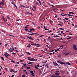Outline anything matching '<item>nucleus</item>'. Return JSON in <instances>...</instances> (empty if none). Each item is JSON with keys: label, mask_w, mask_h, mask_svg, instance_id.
I'll return each instance as SVG.
<instances>
[{"label": "nucleus", "mask_w": 77, "mask_h": 77, "mask_svg": "<svg viewBox=\"0 0 77 77\" xmlns=\"http://www.w3.org/2000/svg\"><path fill=\"white\" fill-rule=\"evenodd\" d=\"M9 51L10 52H12V51H14V48L13 46H12L10 47V48L9 49Z\"/></svg>", "instance_id": "1"}, {"label": "nucleus", "mask_w": 77, "mask_h": 77, "mask_svg": "<svg viewBox=\"0 0 77 77\" xmlns=\"http://www.w3.org/2000/svg\"><path fill=\"white\" fill-rule=\"evenodd\" d=\"M30 58H31V57H28V60H30V61H35V60H35V59L33 58H32L31 59Z\"/></svg>", "instance_id": "2"}, {"label": "nucleus", "mask_w": 77, "mask_h": 77, "mask_svg": "<svg viewBox=\"0 0 77 77\" xmlns=\"http://www.w3.org/2000/svg\"><path fill=\"white\" fill-rule=\"evenodd\" d=\"M4 55L7 59H8V56H10V55L7 53H6L5 54H4Z\"/></svg>", "instance_id": "3"}, {"label": "nucleus", "mask_w": 77, "mask_h": 77, "mask_svg": "<svg viewBox=\"0 0 77 77\" xmlns=\"http://www.w3.org/2000/svg\"><path fill=\"white\" fill-rule=\"evenodd\" d=\"M57 63H60V64H63V65H65V63L63 62H62L60 61V60H57Z\"/></svg>", "instance_id": "4"}, {"label": "nucleus", "mask_w": 77, "mask_h": 77, "mask_svg": "<svg viewBox=\"0 0 77 77\" xmlns=\"http://www.w3.org/2000/svg\"><path fill=\"white\" fill-rule=\"evenodd\" d=\"M73 48L74 49V50H77V48L76 47H77V45H73Z\"/></svg>", "instance_id": "5"}, {"label": "nucleus", "mask_w": 77, "mask_h": 77, "mask_svg": "<svg viewBox=\"0 0 77 77\" xmlns=\"http://www.w3.org/2000/svg\"><path fill=\"white\" fill-rule=\"evenodd\" d=\"M1 5L2 6H4L5 5V2H1L0 3V6H1Z\"/></svg>", "instance_id": "6"}, {"label": "nucleus", "mask_w": 77, "mask_h": 77, "mask_svg": "<svg viewBox=\"0 0 77 77\" xmlns=\"http://www.w3.org/2000/svg\"><path fill=\"white\" fill-rule=\"evenodd\" d=\"M27 38H29V39H31V40H33V38L31 37H30L29 36H27Z\"/></svg>", "instance_id": "7"}, {"label": "nucleus", "mask_w": 77, "mask_h": 77, "mask_svg": "<svg viewBox=\"0 0 77 77\" xmlns=\"http://www.w3.org/2000/svg\"><path fill=\"white\" fill-rule=\"evenodd\" d=\"M54 64L55 65V66H59V64L56 63L54 62Z\"/></svg>", "instance_id": "8"}, {"label": "nucleus", "mask_w": 77, "mask_h": 77, "mask_svg": "<svg viewBox=\"0 0 77 77\" xmlns=\"http://www.w3.org/2000/svg\"><path fill=\"white\" fill-rule=\"evenodd\" d=\"M31 75L33 76V77H35V73H32L31 74Z\"/></svg>", "instance_id": "9"}, {"label": "nucleus", "mask_w": 77, "mask_h": 77, "mask_svg": "<svg viewBox=\"0 0 77 77\" xmlns=\"http://www.w3.org/2000/svg\"><path fill=\"white\" fill-rule=\"evenodd\" d=\"M55 74L56 75L58 76L59 75V73L57 72L55 73Z\"/></svg>", "instance_id": "10"}, {"label": "nucleus", "mask_w": 77, "mask_h": 77, "mask_svg": "<svg viewBox=\"0 0 77 77\" xmlns=\"http://www.w3.org/2000/svg\"><path fill=\"white\" fill-rule=\"evenodd\" d=\"M32 63H33V62H30V61H29L28 63V64H29V65H31V64H32Z\"/></svg>", "instance_id": "11"}, {"label": "nucleus", "mask_w": 77, "mask_h": 77, "mask_svg": "<svg viewBox=\"0 0 77 77\" xmlns=\"http://www.w3.org/2000/svg\"><path fill=\"white\" fill-rule=\"evenodd\" d=\"M26 53L27 54H29V55H30V54H31L29 52H26Z\"/></svg>", "instance_id": "12"}, {"label": "nucleus", "mask_w": 77, "mask_h": 77, "mask_svg": "<svg viewBox=\"0 0 77 77\" xmlns=\"http://www.w3.org/2000/svg\"><path fill=\"white\" fill-rule=\"evenodd\" d=\"M35 29H34L33 28H32L31 29H30L29 30H30V31H32V30H34Z\"/></svg>", "instance_id": "13"}, {"label": "nucleus", "mask_w": 77, "mask_h": 77, "mask_svg": "<svg viewBox=\"0 0 77 77\" xmlns=\"http://www.w3.org/2000/svg\"><path fill=\"white\" fill-rule=\"evenodd\" d=\"M51 77H56V75H55L54 74H53V75H51Z\"/></svg>", "instance_id": "14"}, {"label": "nucleus", "mask_w": 77, "mask_h": 77, "mask_svg": "<svg viewBox=\"0 0 77 77\" xmlns=\"http://www.w3.org/2000/svg\"><path fill=\"white\" fill-rule=\"evenodd\" d=\"M67 64L69 65H71V63L69 62H67Z\"/></svg>", "instance_id": "15"}, {"label": "nucleus", "mask_w": 77, "mask_h": 77, "mask_svg": "<svg viewBox=\"0 0 77 77\" xmlns=\"http://www.w3.org/2000/svg\"><path fill=\"white\" fill-rule=\"evenodd\" d=\"M39 3L40 5H41V6H42V3H41V1H39Z\"/></svg>", "instance_id": "16"}, {"label": "nucleus", "mask_w": 77, "mask_h": 77, "mask_svg": "<svg viewBox=\"0 0 77 77\" xmlns=\"http://www.w3.org/2000/svg\"><path fill=\"white\" fill-rule=\"evenodd\" d=\"M31 45L29 44V45L27 46V47H28V48H30V47Z\"/></svg>", "instance_id": "17"}, {"label": "nucleus", "mask_w": 77, "mask_h": 77, "mask_svg": "<svg viewBox=\"0 0 77 77\" xmlns=\"http://www.w3.org/2000/svg\"><path fill=\"white\" fill-rule=\"evenodd\" d=\"M69 16H70V17H72L73 16V15H71V14H68Z\"/></svg>", "instance_id": "18"}, {"label": "nucleus", "mask_w": 77, "mask_h": 77, "mask_svg": "<svg viewBox=\"0 0 77 77\" xmlns=\"http://www.w3.org/2000/svg\"><path fill=\"white\" fill-rule=\"evenodd\" d=\"M69 54V52L68 53H67L66 54H65V56H67V55H68Z\"/></svg>", "instance_id": "19"}, {"label": "nucleus", "mask_w": 77, "mask_h": 77, "mask_svg": "<svg viewBox=\"0 0 77 77\" xmlns=\"http://www.w3.org/2000/svg\"><path fill=\"white\" fill-rule=\"evenodd\" d=\"M35 34H36V33H31V35H35Z\"/></svg>", "instance_id": "20"}, {"label": "nucleus", "mask_w": 77, "mask_h": 77, "mask_svg": "<svg viewBox=\"0 0 77 77\" xmlns=\"http://www.w3.org/2000/svg\"><path fill=\"white\" fill-rule=\"evenodd\" d=\"M26 68L27 69H30V67H28Z\"/></svg>", "instance_id": "21"}, {"label": "nucleus", "mask_w": 77, "mask_h": 77, "mask_svg": "<svg viewBox=\"0 0 77 77\" xmlns=\"http://www.w3.org/2000/svg\"><path fill=\"white\" fill-rule=\"evenodd\" d=\"M11 3H12V4H13V5H14V6H15L16 5H15V3H14V2H11Z\"/></svg>", "instance_id": "22"}, {"label": "nucleus", "mask_w": 77, "mask_h": 77, "mask_svg": "<svg viewBox=\"0 0 77 77\" xmlns=\"http://www.w3.org/2000/svg\"><path fill=\"white\" fill-rule=\"evenodd\" d=\"M1 58L2 59V60H5V59H4V58H3V57H1Z\"/></svg>", "instance_id": "23"}, {"label": "nucleus", "mask_w": 77, "mask_h": 77, "mask_svg": "<svg viewBox=\"0 0 77 77\" xmlns=\"http://www.w3.org/2000/svg\"><path fill=\"white\" fill-rule=\"evenodd\" d=\"M57 25H58V26H62V25L60 24H59V23H57Z\"/></svg>", "instance_id": "24"}, {"label": "nucleus", "mask_w": 77, "mask_h": 77, "mask_svg": "<svg viewBox=\"0 0 77 77\" xmlns=\"http://www.w3.org/2000/svg\"><path fill=\"white\" fill-rule=\"evenodd\" d=\"M2 18L3 20H5V17H4V16L2 17Z\"/></svg>", "instance_id": "25"}, {"label": "nucleus", "mask_w": 77, "mask_h": 77, "mask_svg": "<svg viewBox=\"0 0 77 77\" xmlns=\"http://www.w3.org/2000/svg\"><path fill=\"white\" fill-rule=\"evenodd\" d=\"M63 29V28H59V29L60 30H64V29Z\"/></svg>", "instance_id": "26"}, {"label": "nucleus", "mask_w": 77, "mask_h": 77, "mask_svg": "<svg viewBox=\"0 0 77 77\" xmlns=\"http://www.w3.org/2000/svg\"><path fill=\"white\" fill-rule=\"evenodd\" d=\"M30 9H32V11H35V10H34L33 8H30Z\"/></svg>", "instance_id": "27"}, {"label": "nucleus", "mask_w": 77, "mask_h": 77, "mask_svg": "<svg viewBox=\"0 0 77 77\" xmlns=\"http://www.w3.org/2000/svg\"><path fill=\"white\" fill-rule=\"evenodd\" d=\"M35 66V68H36V69H38V68L37 67V66L36 65Z\"/></svg>", "instance_id": "28"}, {"label": "nucleus", "mask_w": 77, "mask_h": 77, "mask_svg": "<svg viewBox=\"0 0 77 77\" xmlns=\"http://www.w3.org/2000/svg\"><path fill=\"white\" fill-rule=\"evenodd\" d=\"M47 67V68H48V63H47L46 65H45V66H46Z\"/></svg>", "instance_id": "29"}, {"label": "nucleus", "mask_w": 77, "mask_h": 77, "mask_svg": "<svg viewBox=\"0 0 77 77\" xmlns=\"http://www.w3.org/2000/svg\"><path fill=\"white\" fill-rule=\"evenodd\" d=\"M33 71H32V70L30 71V73H33Z\"/></svg>", "instance_id": "30"}, {"label": "nucleus", "mask_w": 77, "mask_h": 77, "mask_svg": "<svg viewBox=\"0 0 77 77\" xmlns=\"http://www.w3.org/2000/svg\"><path fill=\"white\" fill-rule=\"evenodd\" d=\"M38 45V46H40V45L39 44H35V45Z\"/></svg>", "instance_id": "31"}, {"label": "nucleus", "mask_w": 77, "mask_h": 77, "mask_svg": "<svg viewBox=\"0 0 77 77\" xmlns=\"http://www.w3.org/2000/svg\"><path fill=\"white\" fill-rule=\"evenodd\" d=\"M60 48H61V47H62V48H63V45L62 46H60Z\"/></svg>", "instance_id": "32"}, {"label": "nucleus", "mask_w": 77, "mask_h": 77, "mask_svg": "<svg viewBox=\"0 0 77 77\" xmlns=\"http://www.w3.org/2000/svg\"><path fill=\"white\" fill-rule=\"evenodd\" d=\"M58 56L59 57H61L60 55V54L58 55Z\"/></svg>", "instance_id": "33"}, {"label": "nucleus", "mask_w": 77, "mask_h": 77, "mask_svg": "<svg viewBox=\"0 0 77 77\" xmlns=\"http://www.w3.org/2000/svg\"><path fill=\"white\" fill-rule=\"evenodd\" d=\"M21 7L22 8H26V7H25V6H23V5H22L21 6Z\"/></svg>", "instance_id": "34"}, {"label": "nucleus", "mask_w": 77, "mask_h": 77, "mask_svg": "<svg viewBox=\"0 0 77 77\" xmlns=\"http://www.w3.org/2000/svg\"><path fill=\"white\" fill-rule=\"evenodd\" d=\"M12 54H15L16 55V53H14V52H13L12 53Z\"/></svg>", "instance_id": "35"}, {"label": "nucleus", "mask_w": 77, "mask_h": 77, "mask_svg": "<svg viewBox=\"0 0 77 77\" xmlns=\"http://www.w3.org/2000/svg\"><path fill=\"white\" fill-rule=\"evenodd\" d=\"M23 61H24V60H21L20 61V62H23Z\"/></svg>", "instance_id": "36"}, {"label": "nucleus", "mask_w": 77, "mask_h": 77, "mask_svg": "<svg viewBox=\"0 0 77 77\" xmlns=\"http://www.w3.org/2000/svg\"><path fill=\"white\" fill-rule=\"evenodd\" d=\"M8 45V44H5V47H6V46H7Z\"/></svg>", "instance_id": "37"}, {"label": "nucleus", "mask_w": 77, "mask_h": 77, "mask_svg": "<svg viewBox=\"0 0 77 77\" xmlns=\"http://www.w3.org/2000/svg\"><path fill=\"white\" fill-rule=\"evenodd\" d=\"M65 15H66V14H63L62 16V17H63V16H65Z\"/></svg>", "instance_id": "38"}, {"label": "nucleus", "mask_w": 77, "mask_h": 77, "mask_svg": "<svg viewBox=\"0 0 77 77\" xmlns=\"http://www.w3.org/2000/svg\"><path fill=\"white\" fill-rule=\"evenodd\" d=\"M13 71V69H11L10 70V72H12Z\"/></svg>", "instance_id": "39"}, {"label": "nucleus", "mask_w": 77, "mask_h": 77, "mask_svg": "<svg viewBox=\"0 0 77 77\" xmlns=\"http://www.w3.org/2000/svg\"><path fill=\"white\" fill-rule=\"evenodd\" d=\"M25 30H26V31H27V30H28V29H27V28H26L25 29Z\"/></svg>", "instance_id": "40"}, {"label": "nucleus", "mask_w": 77, "mask_h": 77, "mask_svg": "<svg viewBox=\"0 0 77 77\" xmlns=\"http://www.w3.org/2000/svg\"><path fill=\"white\" fill-rule=\"evenodd\" d=\"M36 66H37L38 67H39V64H38L37 65H36Z\"/></svg>", "instance_id": "41"}, {"label": "nucleus", "mask_w": 77, "mask_h": 77, "mask_svg": "<svg viewBox=\"0 0 77 77\" xmlns=\"http://www.w3.org/2000/svg\"><path fill=\"white\" fill-rule=\"evenodd\" d=\"M7 17L8 19H10V17H9L8 16H7Z\"/></svg>", "instance_id": "42"}, {"label": "nucleus", "mask_w": 77, "mask_h": 77, "mask_svg": "<svg viewBox=\"0 0 77 77\" xmlns=\"http://www.w3.org/2000/svg\"><path fill=\"white\" fill-rule=\"evenodd\" d=\"M45 30H48V29H47V28H45Z\"/></svg>", "instance_id": "43"}, {"label": "nucleus", "mask_w": 77, "mask_h": 77, "mask_svg": "<svg viewBox=\"0 0 77 77\" xmlns=\"http://www.w3.org/2000/svg\"><path fill=\"white\" fill-rule=\"evenodd\" d=\"M71 37H69V38H67V39H71Z\"/></svg>", "instance_id": "44"}, {"label": "nucleus", "mask_w": 77, "mask_h": 77, "mask_svg": "<svg viewBox=\"0 0 77 77\" xmlns=\"http://www.w3.org/2000/svg\"><path fill=\"white\" fill-rule=\"evenodd\" d=\"M36 4H37V5H39V3H38V2H36Z\"/></svg>", "instance_id": "45"}, {"label": "nucleus", "mask_w": 77, "mask_h": 77, "mask_svg": "<svg viewBox=\"0 0 77 77\" xmlns=\"http://www.w3.org/2000/svg\"><path fill=\"white\" fill-rule=\"evenodd\" d=\"M33 8H35V10H36V6H34L33 7Z\"/></svg>", "instance_id": "46"}, {"label": "nucleus", "mask_w": 77, "mask_h": 77, "mask_svg": "<svg viewBox=\"0 0 77 77\" xmlns=\"http://www.w3.org/2000/svg\"><path fill=\"white\" fill-rule=\"evenodd\" d=\"M54 51V49L53 50H52L50 52H53V51Z\"/></svg>", "instance_id": "47"}, {"label": "nucleus", "mask_w": 77, "mask_h": 77, "mask_svg": "<svg viewBox=\"0 0 77 77\" xmlns=\"http://www.w3.org/2000/svg\"><path fill=\"white\" fill-rule=\"evenodd\" d=\"M22 77H25V75H23L22 76Z\"/></svg>", "instance_id": "48"}, {"label": "nucleus", "mask_w": 77, "mask_h": 77, "mask_svg": "<svg viewBox=\"0 0 77 77\" xmlns=\"http://www.w3.org/2000/svg\"><path fill=\"white\" fill-rule=\"evenodd\" d=\"M65 19L66 20H68V18H65Z\"/></svg>", "instance_id": "49"}, {"label": "nucleus", "mask_w": 77, "mask_h": 77, "mask_svg": "<svg viewBox=\"0 0 77 77\" xmlns=\"http://www.w3.org/2000/svg\"><path fill=\"white\" fill-rule=\"evenodd\" d=\"M12 62H13V63H15V61H11Z\"/></svg>", "instance_id": "50"}, {"label": "nucleus", "mask_w": 77, "mask_h": 77, "mask_svg": "<svg viewBox=\"0 0 77 77\" xmlns=\"http://www.w3.org/2000/svg\"><path fill=\"white\" fill-rule=\"evenodd\" d=\"M26 64L25 63L24 64H23V66H26Z\"/></svg>", "instance_id": "51"}, {"label": "nucleus", "mask_w": 77, "mask_h": 77, "mask_svg": "<svg viewBox=\"0 0 77 77\" xmlns=\"http://www.w3.org/2000/svg\"><path fill=\"white\" fill-rule=\"evenodd\" d=\"M25 72H26V74H27V71H26Z\"/></svg>", "instance_id": "52"}, {"label": "nucleus", "mask_w": 77, "mask_h": 77, "mask_svg": "<svg viewBox=\"0 0 77 77\" xmlns=\"http://www.w3.org/2000/svg\"><path fill=\"white\" fill-rule=\"evenodd\" d=\"M0 7L1 8H3V7L1 6H1H0Z\"/></svg>", "instance_id": "53"}, {"label": "nucleus", "mask_w": 77, "mask_h": 77, "mask_svg": "<svg viewBox=\"0 0 77 77\" xmlns=\"http://www.w3.org/2000/svg\"><path fill=\"white\" fill-rule=\"evenodd\" d=\"M71 13H72V12H69V14H71Z\"/></svg>", "instance_id": "54"}, {"label": "nucleus", "mask_w": 77, "mask_h": 77, "mask_svg": "<svg viewBox=\"0 0 77 77\" xmlns=\"http://www.w3.org/2000/svg\"><path fill=\"white\" fill-rule=\"evenodd\" d=\"M28 35H32V34H30V33H28Z\"/></svg>", "instance_id": "55"}, {"label": "nucleus", "mask_w": 77, "mask_h": 77, "mask_svg": "<svg viewBox=\"0 0 77 77\" xmlns=\"http://www.w3.org/2000/svg\"><path fill=\"white\" fill-rule=\"evenodd\" d=\"M52 54V53H51L49 54H50V55H51Z\"/></svg>", "instance_id": "56"}, {"label": "nucleus", "mask_w": 77, "mask_h": 77, "mask_svg": "<svg viewBox=\"0 0 77 77\" xmlns=\"http://www.w3.org/2000/svg\"><path fill=\"white\" fill-rule=\"evenodd\" d=\"M0 67L1 68V69H3V68H2V66H0Z\"/></svg>", "instance_id": "57"}, {"label": "nucleus", "mask_w": 77, "mask_h": 77, "mask_svg": "<svg viewBox=\"0 0 77 77\" xmlns=\"http://www.w3.org/2000/svg\"><path fill=\"white\" fill-rule=\"evenodd\" d=\"M15 6V7H16V9H17V6H16V5L15 6Z\"/></svg>", "instance_id": "58"}, {"label": "nucleus", "mask_w": 77, "mask_h": 77, "mask_svg": "<svg viewBox=\"0 0 77 77\" xmlns=\"http://www.w3.org/2000/svg\"><path fill=\"white\" fill-rule=\"evenodd\" d=\"M14 76H15V75H12L11 77H14Z\"/></svg>", "instance_id": "59"}, {"label": "nucleus", "mask_w": 77, "mask_h": 77, "mask_svg": "<svg viewBox=\"0 0 77 77\" xmlns=\"http://www.w3.org/2000/svg\"><path fill=\"white\" fill-rule=\"evenodd\" d=\"M31 45H35V44H31Z\"/></svg>", "instance_id": "60"}, {"label": "nucleus", "mask_w": 77, "mask_h": 77, "mask_svg": "<svg viewBox=\"0 0 77 77\" xmlns=\"http://www.w3.org/2000/svg\"><path fill=\"white\" fill-rule=\"evenodd\" d=\"M57 51H60V50H59V49L58 48H57Z\"/></svg>", "instance_id": "61"}, {"label": "nucleus", "mask_w": 77, "mask_h": 77, "mask_svg": "<svg viewBox=\"0 0 77 77\" xmlns=\"http://www.w3.org/2000/svg\"><path fill=\"white\" fill-rule=\"evenodd\" d=\"M57 51V50H55V52H56Z\"/></svg>", "instance_id": "62"}, {"label": "nucleus", "mask_w": 77, "mask_h": 77, "mask_svg": "<svg viewBox=\"0 0 77 77\" xmlns=\"http://www.w3.org/2000/svg\"><path fill=\"white\" fill-rule=\"evenodd\" d=\"M28 26H26L25 28H26V29H27V28H28Z\"/></svg>", "instance_id": "63"}, {"label": "nucleus", "mask_w": 77, "mask_h": 77, "mask_svg": "<svg viewBox=\"0 0 77 77\" xmlns=\"http://www.w3.org/2000/svg\"><path fill=\"white\" fill-rule=\"evenodd\" d=\"M14 48H15V49H17V48L16 47H14Z\"/></svg>", "instance_id": "64"}]
</instances>
